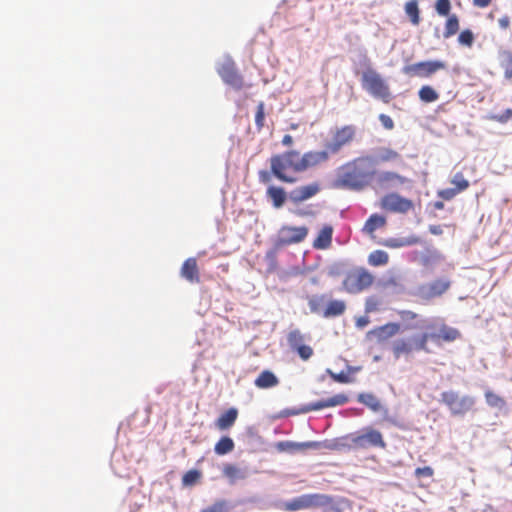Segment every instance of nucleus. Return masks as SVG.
I'll return each mask as SVG.
<instances>
[{
    "label": "nucleus",
    "mask_w": 512,
    "mask_h": 512,
    "mask_svg": "<svg viewBox=\"0 0 512 512\" xmlns=\"http://www.w3.org/2000/svg\"><path fill=\"white\" fill-rule=\"evenodd\" d=\"M427 332L415 335L410 338L396 340L392 346V352L396 359L402 356H410L415 351L430 353L428 342L432 341L437 345L441 342H453L461 337L458 329L451 327L444 322L432 323L426 326Z\"/></svg>",
    "instance_id": "obj_1"
},
{
    "label": "nucleus",
    "mask_w": 512,
    "mask_h": 512,
    "mask_svg": "<svg viewBox=\"0 0 512 512\" xmlns=\"http://www.w3.org/2000/svg\"><path fill=\"white\" fill-rule=\"evenodd\" d=\"M321 154L318 150H309L301 154L296 149L287 150L280 154L272 155L270 158V169L272 175L279 181L292 184L296 178L288 175V171L293 173H303L309 169L323 164Z\"/></svg>",
    "instance_id": "obj_2"
},
{
    "label": "nucleus",
    "mask_w": 512,
    "mask_h": 512,
    "mask_svg": "<svg viewBox=\"0 0 512 512\" xmlns=\"http://www.w3.org/2000/svg\"><path fill=\"white\" fill-rule=\"evenodd\" d=\"M376 170L372 168V158L360 156L343 164L334 181V186L340 189L362 191L371 185Z\"/></svg>",
    "instance_id": "obj_3"
},
{
    "label": "nucleus",
    "mask_w": 512,
    "mask_h": 512,
    "mask_svg": "<svg viewBox=\"0 0 512 512\" xmlns=\"http://www.w3.org/2000/svg\"><path fill=\"white\" fill-rule=\"evenodd\" d=\"M337 445L347 449L386 448V442L382 433L370 426L345 435L339 440Z\"/></svg>",
    "instance_id": "obj_4"
},
{
    "label": "nucleus",
    "mask_w": 512,
    "mask_h": 512,
    "mask_svg": "<svg viewBox=\"0 0 512 512\" xmlns=\"http://www.w3.org/2000/svg\"><path fill=\"white\" fill-rule=\"evenodd\" d=\"M357 128L355 125L348 124L341 127H336L331 132V140L324 145L323 150H318L319 153L325 154L322 158L323 164L326 163L330 155L338 154L345 146L350 145L356 138Z\"/></svg>",
    "instance_id": "obj_5"
},
{
    "label": "nucleus",
    "mask_w": 512,
    "mask_h": 512,
    "mask_svg": "<svg viewBox=\"0 0 512 512\" xmlns=\"http://www.w3.org/2000/svg\"><path fill=\"white\" fill-rule=\"evenodd\" d=\"M361 85L373 98L379 99L386 104L393 98L386 80L371 67L362 72Z\"/></svg>",
    "instance_id": "obj_6"
},
{
    "label": "nucleus",
    "mask_w": 512,
    "mask_h": 512,
    "mask_svg": "<svg viewBox=\"0 0 512 512\" xmlns=\"http://www.w3.org/2000/svg\"><path fill=\"white\" fill-rule=\"evenodd\" d=\"M375 277L364 267H354L345 273L342 288L349 294H359L369 289Z\"/></svg>",
    "instance_id": "obj_7"
},
{
    "label": "nucleus",
    "mask_w": 512,
    "mask_h": 512,
    "mask_svg": "<svg viewBox=\"0 0 512 512\" xmlns=\"http://www.w3.org/2000/svg\"><path fill=\"white\" fill-rule=\"evenodd\" d=\"M440 396V402L448 408L452 416H464L474 410L476 400L473 396L460 395L453 390L444 391Z\"/></svg>",
    "instance_id": "obj_8"
},
{
    "label": "nucleus",
    "mask_w": 512,
    "mask_h": 512,
    "mask_svg": "<svg viewBox=\"0 0 512 512\" xmlns=\"http://www.w3.org/2000/svg\"><path fill=\"white\" fill-rule=\"evenodd\" d=\"M333 504V498L325 494H304L282 504L281 509L286 512H295Z\"/></svg>",
    "instance_id": "obj_9"
},
{
    "label": "nucleus",
    "mask_w": 512,
    "mask_h": 512,
    "mask_svg": "<svg viewBox=\"0 0 512 512\" xmlns=\"http://www.w3.org/2000/svg\"><path fill=\"white\" fill-rule=\"evenodd\" d=\"M447 68L442 60H428L409 64L403 67V73L410 77L430 78L440 70Z\"/></svg>",
    "instance_id": "obj_10"
},
{
    "label": "nucleus",
    "mask_w": 512,
    "mask_h": 512,
    "mask_svg": "<svg viewBox=\"0 0 512 512\" xmlns=\"http://www.w3.org/2000/svg\"><path fill=\"white\" fill-rule=\"evenodd\" d=\"M451 287V281L448 278H438L430 283L423 284L417 289V296L423 301H430L441 297Z\"/></svg>",
    "instance_id": "obj_11"
},
{
    "label": "nucleus",
    "mask_w": 512,
    "mask_h": 512,
    "mask_svg": "<svg viewBox=\"0 0 512 512\" xmlns=\"http://www.w3.org/2000/svg\"><path fill=\"white\" fill-rule=\"evenodd\" d=\"M380 207L387 212L405 214L414 208V204L398 193H388L381 198Z\"/></svg>",
    "instance_id": "obj_12"
},
{
    "label": "nucleus",
    "mask_w": 512,
    "mask_h": 512,
    "mask_svg": "<svg viewBox=\"0 0 512 512\" xmlns=\"http://www.w3.org/2000/svg\"><path fill=\"white\" fill-rule=\"evenodd\" d=\"M306 226H290L284 225L278 232L277 244L280 246H288L301 243L308 235Z\"/></svg>",
    "instance_id": "obj_13"
},
{
    "label": "nucleus",
    "mask_w": 512,
    "mask_h": 512,
    "mask_svg": "<svg viewBox=\"0 0 512 512\" xmlns=\"http://www.w3.org/2000/svg\"><path fill=\"white\" fill-rule=\"evenodd\" d=\"M321 190L320 182L313 181L292 189L288 193V199L293 205H299L317 196Z\"/></svg>",
    "instance_id": "obj_14"
},
{
    "label": "nucleus",
    "mask_w": 512,
    "mask_h": 512,
    "mask_svg": "<svg viewBox=\"0 0 512 512\" xmlns=\"http://www.w3.org/2000/svg\"><path fill=\"white\" fill-rule=\"evenodd\" d=\"M374 179L377 187L381 189L401 187L411 183V180L406 176L391 170L376 171Z\"/></svg>",
    "instance_id": "obj_15"
},
{
    "label": "nucleus",
    "mask_w": 512,
    "mask_h": 512,
    "mask_svg": "<svg viewBox=\"0 0 512 512\" xmlns=\"http://www.w3.org/2000/svg\"><path fill=\"white\" fill-rule=\"evenodd\" d=\"M221 79L233 88L240 90L243 87V77L238 73L235 62L231 59L225 60L217 69Z\"/></svg>",
    "instance_id": "obj_16"
},
{
    "label": "nucleus",
    "mask_w": 512,
    "mask_h": 512,
    "mask_svg": "<svg viewBox=\"0 0 512 512\" xmlns=\"http://www.w3.org/2000/svg\"><path fill=\"white\" fill-rule=\"evenodd\" d=\"M349 401V398L346 394L340 393L336 394L331 398L320 400L314 403H310L303 408H301L300 412L308 413L311 411H317L328 407L341 406L346 404Z\"/></svg>",
    "instance_id": "obj_17"
},
{
    "label": "nucleus",
    "mask_w": 512,
    "mask_h": 512,
    "mask_svg": "<svg viewBox=\"0 0 512 512\" xmlns=\"http://www.w3.org/2000/svg\"><path fill=\"white\" fill-rule=\"evenodd\" d=\"M324 447V444L316 441H308V442H291V441H281L276 444V449L280 452H296V451H304L307 449H321Z\"/></svg>",
    "instance_id": "obj_18"
},
{
    "label": "nucleus",
    "mask_w": 512,
    "mask_h": 512,
    "mask_svg": "<svg viewBox=\"0 0 512 512\" xmlns=\"http://www.w3.org/2000/svg\"><path fill=\"white\" fill-rule=\"evenodd\" d=\"M180 275L190 283H199L200 273L197 260L193 257L186 259L181 266Z\"/></svg>",
    "instance_id": "obj_19"
},
{
    "label": "nucleus",
    "mask_w": 512,
    "mask_h": 512,
    "mask_svg": "<svg viewBox=\"0 0 512 512\" xmlns=\"http://www.w3.org/2000/svg\"><path fill=\"white\" fill-rule=\"evenodd\" d=\"M401 331V325L396 322H389L375 328L371 333L378 341H386Z\"/></svg>",
    "instance_id": "obj_20"
},
{
    "label": "nucleus",
    "mask_w": 512,
    "mask_h": 512,
    "mask_svg": "<svg viewBox=\"0 0 512 512\" xmlns=\"http://www.w3.org/2000/svg\"><path fill=\"white\" fill-rule=\"evenodd\" d=\"M266 196L270 199L272 206L276 209L281 208L288 199V194L285 189L274 185L267 188Z\"/></svg>",
    "instance_id": "obj_21"
},
{
    "label": "nucleus",
    "mask_w": 512,
    "mask_h": 512,
    "mask_svg": "<svg viewBox=\"0 0 512 512\" xmlns=\"http://www.w3.org/2000/svg\"><path fill=\"white\" fill-rule=\"evenodd\" d=\"M333 227L331 225H325L318 232L317 237L313 241V247L319 250L328 249L332 244Z\"/></svg>",
    "instance_id": "obj_22"
},
{
    "label": "nucleus",
    "mask_w": 512,
    "mask_h": 512,
    "mask_svg": "<svg viewBox=\"0 0 512 512\" xmlns=\"http://www.w3.org/2000/svg\"><path fill=\"white\" fill-rule=\"evenodd\" d=\"M238 417V410L234 407L229 408L224 413H222L216 420V427L223 431L231 428Z\"/></svg>",
    "instance_id": "obj_23"
},
{
    "label": "nucleus",
    "mask_w": 512,
    "mask_h": 512,
    "mask_svg": "<svg viewBox=\"0 0 512 512\" xmlns=\"http://www.w3.org/2000/svg\"><path fill=\"white\" fill-rule=\"evenodd\" d=\"M376 160L378 163H403L401 154L388 147H382L378 150Z\"/></svg>",
    "instance_id": "obj_24"
},
{
    "label": "nucleus",
    "mask_w": 512,
    "mask_h": 512,
    "mask_svg": "<svg viewBox=\"0 0 512 512\" xmlns=\"http://www.w3.org/2000/svg\"><path fill=\"white\" fill-rule=\"evenodd\" d=\"M254 384L260 389H267L277 386L279 384V379L273 372L264 370L255 379Z\"/></svg>",
    "instance_id": "obj_25"
},
{
    "label": "nucleus",
    "mask_w": 512,
    "mask_h": 512,
    "mask_svg": "<svg viewBox=\"0 0 512 512\" xmlns=\"http://www.w3.org/2000/svg\"><path fill=\"white\" fill-rule=\"evenodd\" d=\"M499 65L503 70L504 78L512 80V51L503 49L499 51Z\"/></svg>",
    "instance_id": "obj_26"
},
{
    "label": "nucleus",
    "mask_w": 512,
    "mask_h": 512,
    "mask_svg": "<svg viewBox=\"0 0 512 512\" xmlns=\"http://www.w3.org/2000/svg\"><path fill=\"white\" fill-rule=\"evenodd\" d=\"M420 242V238L417 236L400 237V238H389L386 239L382 244L388 248H401L406 246L416 245Z\"/></svg>",
    "instance_id": "obj_27"
},
{
    "label": "nucleus",
    "mask_w": 512,
    "mask_h": 512,
    "mask_svg": "<svg viewBox=\"0 0 512 512\" xmlns=\"http://www.w3.org/2000/svg\"><path fill=\"white\" fill-rule=\"evenodd\" d=\"M442 259L443 256L441 255V253H439L435 249H426V251L419 254L418 257L419 263L426 268L434 266Z\"/></svg>",
    "instance_id": "obj_28"
},
{
    "label": "nucleus",
    "mask_w": 512,
    "mask_h": 512,
    "mask_svg": "<svg viewBox=\"0 0 512 512\" xmlns=\"http://www.w3.org/2000/svg\"><path fill=\"white\" fill-rule=\"evenodd\" d=\"M223 475L229 480L230 483H235L237 480L246 478V471L234 464H225L223 466Z\"/></svg>",
    "instance_id": "obj_29"
},
{
    "label": "nucleus",
    "mask_w": 512,
    "mask_h": 512,
    "mask_svg": "<svg viewBox=\"0 0 512 512\" xmlns=\"http://www.w3.org/2000/svg\"><path fill=\"white\" fill-rule=\"evenodd\" d=\"M386 225V218L379 214H372L365 222L363 231L369 235Z\"/></svg>",
    "instance_id": "obj_30"
},
{
    "label": "nucleus",
    "mask_w": 512,
    "mask_h": 512,
    "mask_svg": "<svg viewBox=\"0 0 512 512\" xmlns=\"http://www.w3.org/2000/svg\"><path fill=\"white\" fill-rule=\"evenodd\" d=\"M346 310V304L342 300H331L322 315L325 318L337 317L342 315Z\"/></svg>",
    "instance_id": "obj_31"
},
{
    "label": "nucleus",
    "mask_w": 512,
    "mask_h": 512,
    "mask_svg": "<svg viewBox=\"0 0 512 512\" xmlns=\"http://www.w3.org/2000/svg\"><path fill=\"white\" fill-rule=\"evenodd\" d=\"M234 447V441L228 436H223L215 444L214 451L217 455H225L232 452Z\"/></svg>",
    "instance_id": "obj_32"
},
{
    "label": "nucleus",
    "mask_w": 512,
    "mask_h": 512,
    "mask_svg": "<svg viewBox=\"0 0 512 512\" xmlns=\"http://www.w3.org/2000/svg\"><path fill=\"white\" fill-rule=\"evenodd\" d=\"M405 12L413 25H419L421 18L417 0L408 1L405 4Z\"/></svg>",
    "instance_id": "obj_33"
},
{
    "label": "nucleus",
    "mask_w": 512,
    "mask_h": 512,
    "mask_svg": "<svg viewBox=\"0 0 512 512\" xmlns=\"http://www.w3.org/2000/svg\"><path fill=\"white\" fill-rule=\"evenodd\" d=\"M389 262V255L383 250H375L368 256V263L371 266L378 267L384 266Z\"/></svg>",
    "instance_id": "obj_34"
},
{
    "label": "nucleus",
    "mask_w": 512,
    "mask_h": 512,
    "mask_svg": "<svg viewBox=\"0 0 512 512\" xmlns=\"http://www.w3.org/2000/svg\"><path fill=\"white\" fill-rule=\"evenodd\" d=\"M447 20L445 23V31L443 33L444 38H450L455 35L459 30V18L456 14L446 16Z\"/></svg>",
    "instance_id": "obj_35"
},
{
    "label": "nucleus",
    "mask_w": 512,
    "mask_h": 512,
    "mask_svg": "<svg viewBox=\"0 0 512 512\" xmlns=\"http://www.w3.org/2000/svg\"><path fill=\"white\" fill-rule=\"evenodd\" d=\"M358 401L360 403L366 405L367 407H369L374 412L379 411L381 408V404H380L379 400L376 398V396H374L373 394H370V393L359 394Z\"/></svg>",
    "instance_id": "obj_36"
},
{
    "label": "nucleus",
    "mask_w": 512,
    "mask_h": 512,
    "mask_svg": "<svg viewBox=\"0 0 512 512\" xmlns=\"http://www.w3.org/2000/svg\"><path fill=\"white\" fill-rule=\"evenodd\" d=\"M419 98L425 103H432L438 100L439 94L429 85H424L418 92Z\"/></svg>",
    "instance_id": "obj_37"
},
{
    "label": "nucleus",
    "mask_w": 512,
    "mask_h": 512,
    "mask_svg": "<svg viewBox=\"0 0 512 512\" xmlns=\"http://www.w3.org/2000/svg\"><path fill=\"white\" fill-rule=\"evenodd\" d=\"M287 342L289 347L294 351L304 344V335L299 329H294L288 333Z\"/></svg>",
    "instance_id": "obj_38"
},
{
    "label": "nucleus",
    "mask_w": 512,
    "mask_h": 512,
    "mask_svg": "<svg viewBox=\"0 0 512 512\" xmlns=\"http://www.w3.org/2000/svg\"><path fill=\"white\" fill-rule=\"evenodd\" d=\"M200 478L201 472L196 469H191L183 475L182 484L184 486H193L200 480Z\"/></svg>",
    "instance_id": "obj_39"
},
{
    "label": "nucleus",
    "mask_w": 512,
    "mask_h": 512,
    "mask_svg": "<svg viewBox=\"0 0 512 512\" xmlns=\"http://www.w3.org/2000/svg\"><path fill=\"white\" fill-rule=\"evenodd\" d=\"M451 184H453L458 192H463L469 187V181L464 177L462 172H457L454 174L451 179Z\"/></svg>",
    "instance_id": "obj_40"
},
{
    "label": "nucleus",
    "mask_w": 512,
    "mask_h": 512,
    "mask_svg": "<svg viewBox=\"0 0 512 512\" xmlns=\"http://www.w3.org/2000/svg\"><path fill=\"white\" fill-rule=\"evenodd\" d=\"M487 119L501 124H506L507 122L512 121V109L508 108L501 114L488 115Z\"/></svg>",
    "instance_id": "obj_41"
},
{
    "label": "nucleus",
    "mask_w": 512,
    "mask_h": 512,
    "mask_svg": "<svg viewBox=\"0 0 512 512\" xmlns=\"http://www.w3.org/2000/svg\"><path fill=\"white\" fill-rule=\"evenodd\" d=\"M435 10L438 15L446 17L451 15V2L450 0H436Z\"/></svg>",
    "instance_id": "obj_42"
},
{
    "label": "nucleus",
    "mask_w": 512,
    "mask_h": 512,
    "mask_svg": "<svg viewBox=\"0 0 512 512\" xmlns=\"http://www.w3.org/2000/svg\"><path fill=\"white\" fill-rule=\"evenodd\" d=\"M325 300V296H311L308 298V305L312 313H320L321 305Z\"/></svg>",
    "instance_id": "obj_43"
},
{
    "label": "nucleus",
    "mask_w": 512,
    "mask_h": 512,
    "mask_svg": "<svg viewBox=\"0 0 512 512\" xmlns=\"http://www.w3.org/2000/svg\"><path fill=\"white\" fill-rule=\"evenodd\" d=\"M265 121V105L263 102H259L256 109L255 114V124L258 130H261L264 127Z\"/></svg>",
    "instance_id": "obj_44"
},
{
    "label": "nucleus",
    "mask_w": 512,
    "mask_h": 512,
    "mask_svg": "<svg viewBox=\"0 0 512 512\" xmlns=\"http://www.w3.org/2000/svg\"><path fill=\"white\" fill-rule=\"evenodd\" d=\"M485 399L488 405L492 407H501L505 404V401L503 398L498 396L497 394L493 393L492 391H487L485 393Z\"/></svg>",
    "instance_id": "obj_45"
},
{
    "label": "nucleus",
    "mask_w": 512,
    "mask_h": 512,
    "mask_svg": "<svg viewBox=\"0 0 512 512\" xmlns=\"http://www.w3.org/2000/svg\"><path fill=\"white\" fill-rule=\"evenodd\" d=\"M458 41L460 44L465 45L467 47H471L474 42V35L471 30H463L460 32L458 36Z\"/></svg>",
    "instance_id": "obj_46"
},
{
    "label": "nucleus",
    "mask_w": 512,
    "mask_h": 512,
    "mask_svg": "<svg viewBox=\"0 0 512 512\" xmlns=\"http://www.w3.org/2000/svg\"><path fill=\"white\" fill-rule=\"evenodd\" d=\"M201 512H228V505L225 500H219L210 507L203 509Z\"/></svg>",
    "instance_id": "obj_47"
},
{
    "label": "nucleus",
    "mask_w": 512,
    "mask_h": 512,
    "mask_svg": "<svg viewBox=\"0 0 512 512\" xmlns=\"http://www.w3.org/2000/svg\"><path fill=\"white\" fill-rule=\"evenodd\" d=\"M328 373L330 377L338 383H351L353 381V379L344 371H341L339 373L328 371Z\"/></svg>",
    "instance_id": "obj_48"
},
{
    "label": "nucleus",
    "mask_w": 512,
    "mask_h": 512,
    "mask_svg": "<svg viewBox=\"0 0 512 512\" xmlns=\"http://www.w3.org/2000/svg\"><path fill=\"white\" fill-rule=\"evenodd\" d=\"M295 351L297 352L299 357L304 361H307L313 355L312 347H310L309 345H305V344H303L302 346H299Z\"/></svg>",
    "instance_id": "obj_49"
},
{
    "label": "nucleus",
    "mask_w": 512,
    "mask_h": 512,
    "mask_svg": "<svg viewBox=\"0 0 512 512\" xmlns=\"http://www.w3.org/2000/svg\"><path fill=\"white\" fill-rule=\"evenodd\" d=\"M379 304H380L379 299L376 296H369L365 300V311L367 313L374 312V311L378 310Z\"/></svg>",
    "instance_id": "obj_50"
},
{
    "label": "nucleus",
    "mask_w": 512,
    "mask_h": 512,
    "mask_svg": "<svg viewBox=\"0 0 512 512\" xmlns=\"http://www.w3.org/2000/svg\"><path fill=\"white\" fill-rule=\"evenodd\" d=\"M417 479L422 477L431 478L434 475V470L430 466L418 467L414 472Z\"/></svg>",
    "instance_id": "obj_51"
},
{
    "label": "nucleus",
    "mask_w": 512,
    "mask_h": 512,
    "mask_svg": "<svg viewBox=\"0 0 512 512\" xmlns=\"http://www.w3.org/2000/svg\"><path fill=\"white\" fill-rule=\"evenodd\" d=\"M457 194H459L456 188H446L438 191V197L443 200H452Z\"/></svg>",
    "instance_id": "obj_52"
},
{
    "label": "nucleus",
    "mask_w": 512,
    "mask_h": 512,
    "mask_svg": "<svg viewBox=\"0 0 512 512\" xmlns=\"http://www.w3.org/2000/svg\"><path fill=\"white\" fill-rule=\"evenodd\" d=\"M398 315H399L400 319L405 323L413 321V320L417 319L419 316L417 313H415L411 310H400V311H398Z\"/></svg>",
    "instance_id": "obj_53"
},
{
    "label": "nucleus",
    "mask_w": 512,
    "mask_h": 512,
    "mask_svg": "<svg viewBox=\"0 0 512 512\" xmlns=\"http://www.w3.org/2000/svg\"><path fill=\"white\" fill-rule=\"evenodd\" d=\"M379 120L385 129L392 130L394 128V122L390 116L386 114H380Z\"/></svg>",
    "instance_id": "obj_54"
},
{
    "label": "nucleus",
    "mask_w": 512,
    "mask_h": 512,
    "mask_svg": "<svg viewBox=\"0 0 512 512\" xmlns=\"http://www.w3.org/2000/svg\"><path fill=\"white\" fill-rule=\"evenodd\" d=\"M498 25L501 29L506 30L510 26V18L507 15L502 16L498 19Z\"/></svg>",
    "instance_id": "obj_55"
},
{
    "label": "nucleus",
    "mask_w": 512,
    "mask_h": 512,
    "mask_svg": "<svg viewBox=\"0 0 512 512\" xmlns=\"http://www.w3.org/2000/svg\"><path fill=\"white\" fill-rule=\"evenodd\" d=\"M271 174H272V172H268L266 170H261L259 172L260 182H262L264 184L269 183L271 181Z\"/></svg>",
    "instance_id": "obj_56"
},
{
    "label": "nucleus",
    "mask_w": 512,
    "mask_h": 512,
    "mask_svg": "<svg viewBox=\"0 0 512 512\" xmlns=\"http://www.w3.org/2000/svg\"><path fill=\"white\" fill-rule=\"evenodd\" d=\"M492 0H473V4L479 8H485L490 5Z\"/></svg>",
    "instance_id": "obj_57"
},
{
    "label": "nucleus",
    "mask_w": 512,
    "mask_h": 512,
    "mask_svg": "<svg viewBox=\"0 0 512 512\" xmlns=\"http://www.w3.org/2000/svg\"><path fill=\"white\" fill-rule=\"evenodd\" d=\"M293 143H294L293 137L289 134L284 135V137L282 138V144L284 146L290 147L293 145Z\"/></svg>",
    "instance_id": "obj_58"
},
{
    "label": "nucleus",
    "mask_w": 512,
    "mask_h": 512,
    "mask_svg": "<svg viewBox=\"0 0 512 512\" xmlns=\"http://www.w3.org/2000/svg\"><path fill=\"white\" fill-rule=\"evenodd\" d=\"M369 323V320L367 317H360L358 320H357V326L358 327H364L366 326L367 324Z\"/></svg>",
    "instance_id": "obj_59"
},
{
    "label": "nucleus",
    "mask_w": 512,
    "mask_h": 512,
    "mask_svg": "<svg viewBox=\"0 0 512 512\" xmlns=\"http://www.w3.org/2000/svg\"><path fill=\"white\" fill-rule=\"evenodd\" d=\"M434 207H435L436 209H438V210H441V209H443V208H444V203H443V202H440V201H437V202H435Z\"/></svg>",
    "instance_id": "obj_60"
},
{
    "label": "nucleus",
    "mask_w": 512,
    "mask_h": 512,
    "mask_svg": "<svg viewBox=\"0 0 512 512\" xmlns=\"http://www.w3.org/2000/svg\"><path fill=\"white\" fill-rule=\"evenodd\" d=\"M430 231L433 233V234H439L441 233V230L439 227H430Z\"/></svg>",
    "instance_id": "obj_61"
},
{
    "label": "nucleus",
    "mask_w": 512,
    "mask_h": 512,
    "mask_svg": "<svg viewBox=\"0 0 512 512\" xmlns=\"http://www.w3.org/2000/svg\"><path fill=\"white\" fill-rule=\"evenodd\" d=\"M296 214H297L298 216H302V217H303V216H307V215H309L310 213H309V212H307V211H297V212H296Z\"/></svg>",
    "instance_id": "obj_62"
},
{
    "label": "nucleus",
    "mask_w": 512,
    "mask_h": 512,
    "mask_svg": "<svg viewBox=\"0 0 512 512\" xmlns=\"http://www.w3.org/2000/svg\"><path fill=\"white\" fill-rule=\"evenodd\" d=\"M298 125L297 124H291V129H297Z\"/></svg>",
    "instance_id": "obj_63"
}]
</instances>
